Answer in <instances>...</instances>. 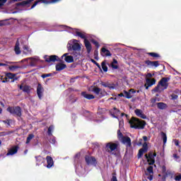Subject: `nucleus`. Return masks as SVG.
<instances>
[{
  "label": "nucleus",
  "mask_w": 181,
  "mask_h": 181,
  "mask_svg": "<svg viewBox=\"0 0 181 181\" xmlns=\"http://www.w3.org/2000/svg\"><path fill=\"white\" fill-rule=\"evenodd\" d=\"M8 112L11 114V115H16V117L22 116V109L19 106L16 107H8L7 108Z\"/></svg>",
  "instance_id": "nucleus-7"
},
{
  "label": "nucleus",
  "mask_w": 181,
  "mask_h": 181,
  "mask_svg": "<svg viewBox=\"0 0 181 181\" xmlns=\"http://www.w3.org/2000/svg\"><path fill=\"white\" fill-rule=\"evenodd\" d=\"M143 139H144V141L145 142H146V141H148V137L146 136H143Z\"/></svg>",
  "instance_id": "nucleus-59"
},
{
  "label": "nucleus",
  "mask_w": 181,
  "mask_h": 181,
  "mask_svg": "<svg viewBox=\"0 0 181 181\" xmlns=\"http://www.w3.org/2000/svg\"><path fill=\"white\" fill-rule=\"evenodd\" d=\"M173 158L175 159V160H177L180 157L177 156V154H173Z\"/></svg>",
  "instance_id": "nucleus-54"
},
{
  "label": "nucleus",
  "mask_w": 181,
  "mask_h": 181,
  "mask_svg": "<svg viewBox=\"0 0 181 181\" xmlns=\"http://www.w3.org/2000/svg\"><path fill=\"white\" fill-rule=\"evenodd\" d=\"M119 97H125V95L124 93L119 94Z\"/></svg>",
  "instance_id": "nucleus-63"
},
{
  "label": "nucleus",
  "mask_w": 181,
  "mask_h": 181,
  "mask_svg": "<svg viewBox=\"0 0 181 181\" xmlns=\"http://www.w3.org/2000/svg\"><path fill=\"white\" fill-rule=\"evenodd\" d=\"M135 90L134 89H130L129 92L124 91V97L126 98H132L133 94H134Z\"/></svg>",
  "instance_id": "nucleus-27"
},
{
  "label": "nucleus",
  "mask_w": 181,
  "mask_h": 181,
  "mask_svg": "<svg viewBox=\"0 0 181 181\" xmlns=\"http://www.w3.org/2000/svg\"><path fill=\"white\" fill-rule=\"evenodd\" d=\"M100 54L103 57H111L112 56V54L110 52V50L107 49L105 47H103L101 49Z\"/></svg>",
  "instance_id": "nucleus-21"
},
{
  "label": "nucleus",
  "mask_w": 181,
  "mask_h": 181,
  "mask_svg": "<svg viewBox=\"0 0 181 181\" xmlns=\"http://www.w3.org/2000/svg\"><path fill=\"white\" fill-rule=\"evenodd\" d=\"M67 67V65L62 63H59L56 65L57 71H62V70H64Z\"/></svg>",
  "instance_id": "nucleus-28"
},
{
  "label": "nucleus",
  "mask_w": 181,
  "mask_h": 181,
  "mask_svg": "<svg viewBox=\"0 0 181 181\" xmlns=\"http://www.w3.org/2000/svg\"><path fill=\"white\" fill-rule=\"evenodd\" d=\"M135 114L137 115V117H139L140 118H142L143 119H146V115L144 114V112L142 110L136 109L135 110Z\"/></svg>",
  "instance_id": "nucleus-25"
},
{
  "label": "nucleus",
  "mask_w": 181,
  "mask_h": 181,
  "mask_svg": "<svg viewBox=\"0 0 181 181\" xmlns=\"http://www.w3.org/2000/svg\"><path fill=\"white\" fill-rule=\"evenodd\" d=\"M101 86L103 87H105L107 88H109L110 90H114L115 89V85L114 83H110L108 82H101Z\"/></svg>",
  "instance_id": "nucleus-22"
},
{
  "label": "nucleus",
  "mask_w": 181,
  "mask_h": 181,
  "mask_svg": "<svg viewBox=\"0 0 181 181\" xmlns=\"http://www.w3.org/2000/svg\"><path fill=\"white\" fill-rule=\"evenodd\" d=\"M146 152H148V144L144 142L143 144V148L139 151L138 158H141L142 155H144V153H146Z\"/></svg>",
  "instance_id": "nucleus-15"
},
{
  "label": "nucleus",
  "mask_w": 181,
  "mask_h": 181,
  "mask_svg": "<svg viewBox=\"0 0 181 181\" xmlns=\"http://www.w3.org/2000/svg\"><path fill=\"white\" fill-rule=\"evenodd\" d=\"M81 154L78 153L76 154L74 157V165L76 166V173L78 176H84L85 173H86V168H83V165L80 163V156Z\"/></svg>",
  "instance_id": "nucleus-2"
},
{
  "label": "nucleus",
  "mask_w": 181,
  "mask_h": 181,
  "mask_svg": "<svg viewBox=\"0 0 181 181\" xmlns=\"http://www.w3.org/2000/svg\"><path fill=\"white\" fill-rule=\"evenodd\" d=\"M44 59H45V62H47V63H50V62H51L50 56L45 55L44 57Z\"/></svg>",
  "instance_id": "nucleus-43"
},
{
  "label": "nucleus",
  "mask_w": 181,
  "mask_h": 181,
  "mask_svg": "<svg viewBox=\"0 0 181 181\" xmlns=\"http://www.w3.org/2000/svg\"><path fill=\"white\" fill-rule=\"evenodd\" d=\"M33 138H35V135L34 134H29L28 136L27 137V140L25 144H29L30 142V141H32V139H33Z\"/></svg>",
  "instance_id": "nucleus-37"
},
{
  "label": "nucleus",
  "mask_w": 181,
  "mask_h": 181,
  "mask_svg": "<svg viewBox=\"0 0 181 181\" xmlns=\"http://www.w3.org/2000/svg\"><path fill=\"white\" fill-rule=\"evenodd\" d=\"M93 121H95L96 122H101V121H103V119H93Z\"/></svg>",
  "instance_id": "nucleus-58"
},
{
  "label": "nucleus",
  "mask_w": 181,
  "mask_h": 181,
  "mask_svg": "<svg viewBox=\"0 0 181 181\" xmlns=\"http://www.w3.org/2000/svg\"><path fill=\"white\" fill-rule=\"evenodd\" d=\"M8 66V64H4V63H0V66Z\"/></svg>",
  "instance_id": "nucleus-62"
},
{
  "label": "nucleus",
  "mask_w": 181,
  "mask_h": 181,
  "mask_svg": "<svg viewBox=\"0 0 181 181\" xmlns=\"http://www.w3.org/2000/svg\"><path fill=\"white\" fill-rule=\"evenodd\" d=\"M50 60H51V62H56V61H57V56H56V55L50 56Z\"/></svg>",
  "instance_id": "nucleus-42"
},
{
  "label": "nucleus",
  "mask_w": 181,
  "mask_h": 181,
  "mask_svg": "<svg viewBox=\"0 0 181 181\" xmlns=\"http://www.w3.org/2000/svg\"><path fill=\"white\" fill-rule=\"evenodd\" d=\"M92 43H93V45H95V46L97 47L98 48L100 47V44L98 43V42L95 40H93Z\"/></svg>",
  "instance_id": "nucleus-46"
},
{
  "label": "nucleus",
  "mask_w": 181,
  "mask_h": 181,
  "mask_svg": "<svg viewBox=\"0 0 181 181\" xmlns=\"http://www.w3.org/2000/svg\"><path fill=\"white\" fill-rule=\"evenodd\" d=\"M146 64L148 66V67H158L159 66V61H146Z\"/></svg>",
  "instance_id": "nucleus-20"
},
{
  "label": "nucleus",
  "mask_w": 181,
  "mask_h": 181,
  "mask_svg": "<svg viewBox=\"0 0 181 181\" xmlns=\"http://www.w3.org/2000/svg\"><path fill=\"white\" fill-rule=\"evenodd\" d=\"M77 40H72L68 42L70 49H73L75 52H80L81 50V45L78 44Z\"/></svg>",
  "instance_id": "nucleus-8"
},
{
  "label": "nucleus",
  "mask_w": 181,
  "mask_h": 181,
  "mask_svg": "<svg viewBox=\"0 0 181 181\" xmlns=\"http://www.w3.org/2000/svg\"><path fill=\"white\" fill-rule=\"evenodd\" d=\"M90 62H91L92 63H93V64H95V66H97V67H98V69H101V66L100 65V64L97 63V62H95V60L91 59H90Z\"/></svg>",
  "instance_id": "nucleus-41"
},
{
  "label": "nucleus",
  "mask_w": 181,
  "mask_h": 181,
  "mask_svg": "<svg viewBox=\"0 0 181 181\" xmlns=\"http://www.w3.org/2000/svg\"><path fill=\"white\" fill-rule=\"evenodd\" d=\"M90 91H92V93H94L96 95H100V97L105 95V93H103V91H101V88L97 86H91Z\"/></svg>",
  "instance_id": "nucleus-12"
},
{
  "label": "nucleus",
  "mask_w": 181,
  "mask_h": 181,
  "mask_svg": "<svg viewBox=\"0 0 181 181\" xmlns=\"http://www.w3.org/2000/svg\"><path fill=\"white\" fill-rule=\"evenodd\" d=\"M156 156V153H150L148 154L145 155V158L146 159H147V162L148 163V165H153V163H155V157Z\"/></svg>",
  "instance_id": "nucleus-10"
},
{
  "label": "nucleus",
  "mask_w": 181,
  "mask_h": 181,
  "mask_svg": "<svg viewBox=\"0 0 181 181\" xmlns=\"http://www.w3.org/2000/svg\"><path fill=\"white\" fill-rule=\"evenodd\" d=\"M117 136L119 141H121L122 144H123L124 145H126V146L127 147L131 146V138L128 136H124L122 135V133H121L120 129L117 131Z\"/></svg>",
  "instance_id": "nucleus-6"
},
{
  "label": "nucleus",
  "mask_w": 181,
  "mask_h": 181,
  "mask_svg": "<svg viewBox=\"0 0 181 181\" xmlns=\"http://www.w3.org/2000/svg\"><path fill=\"white\" fill-rule=\"evenodd\" d=\"M46 160H47V169H50L52 166L54 165V161H53V158L50 156H47L46 157Z\"/></svg>",
  "instance_id": "nucleus-19"
},
{
  "label": "nucleus",
  "mask_w": 181,
  "mask_h": 181,
  "mask_svg": "<svg viewBox=\"0 0 181 181\" xmlns=\"http://www.w3.org/2000/svg\"><path fill=\"white\" fill-rule=\"evenodd\" d=\"M13 80L12 81H16L18 80V77H16V74H12L11 72L6 74V79Z\"/></svg>",
  "instance_id": "nucleus-23"
},
{
  "label": "nucleus",
  "mask_w": 181,
  "mask_h": 181,
  "mask_svg": "<svg viewBox=\"0 0 181 181\" xmlns=\"http://www.w3.org/2000/svg\"><path fill=\"white\" fill-rule=\"evenodd\" d=\"M151 77H153V74L151 73H148L146 76V78H151Z\"/></svg>",
  "instance_id": "nucleus-50"
},
{
  "label": "nucleus",
  "mask_w": 181,
  "mask_h": 181,
  "mask_svg": "<svg viewBox=\"0 0 181 181\" xmlns=\"http://www.w3.org/2000/svg\"><path fill=\"white\" fill-rule=\"evenodd\" d=\"M54 131V126L51 125L49 126V127L48 128V131H47V134L49 135V136H52V132Z\"/></svg>",
  "instance_id": "nucleus-35"
},
{
  "label": "nucleus",
  "mask_w": 181,
  "mask_h": 181,
  "mask_svg": "<svg viewBox=\"0 0 181 181\" xmlns=\"http://www.w3.org/2000/svg\"><path fill=\"white\" fill-rule=\"evenodd\" d=\"M129 122L131 128H134V129H144L146 125L145 121L139 120V119L135 117H132Z\"/></svg>",
  "instance_id": "nucleus-3"
},
{
  "label": "nucleus",
  "mask_w": 181,
  "mask_h": 181,
  "mask_svg": "<svg viewBox=\"0 0 181 181\" xmlns=\"http://www.w3.org/2000/svg\"><path fill=\"white\" fill-rule=\"evenodd\" d=\"M170 80V78L168 77H164L161 78L159 82L158 86L153 90L155 93H159L160 92V87L163 88L161 90H166L168 87L169 86V81Z\"/></svg>",
  "instance_id": "nucleus-4"
},
{
  "label": "nucleus",
  "mask_w": 181,
  "mask_h": 181,
  "mask_svg": "<svg viewBox=\"0 0 181 181\" xmlns=\"http://www.w3.org/2000/svg\"><path fill=\"white\" fill-rule=\"evenodd\" d=\"M147 179L148 180H153V175H148V177H147Z\"/></svg>",
  "instance_id": "nucleus-53"
},
{
  "label": "nucleus",
  "mask_w": 181,
  "mask_h": 181,
  "mask_svg": "<svg viewBox=\"0 0 181 181\" xmlns=\"http://www.w3.org/2000/svg\"><path fill=\"white\" fill-rule=\"evenodd\" d=\"M105 149L110 155H117L118 151V142H109L106 144Z\"/></svg>",
  "instance_id": "nucleus-5"
},
{
  "label": "nucleus",
  "mask_w": 181,
  "mask_h": 181,
  "mask_svg": "<svg viewBox=\"0 0 181 181\" xmlns=\"http://www.w3.org/2000/svg\"><path fill=\"white\" fill-rule=\"evenodd\" d=\"M147 172H148L150 175H153V167L149 166V167L147 168Z\"/></svg>",
  "instance_id": "nucleus-40"
},
{
  "label": "nucleus",
  "mask_w": 181,
  "mask_h": 181,
  "mask_svg": "<svg viewBox=\"0 0 181 181\" xmlns=\"http://www.w3.org/2000/svg\"><path fill=\"white\" fill-rule=\"evenodd\" d=\"M64 58V60L66 63H73L74 62V58H73V56L69 55V53H65L62 56V59Z\"/></svg>",
  "instance_id": "nucleus-17"
},
{
  "label": "nucleus",
  "mask_w": 181,
  "mask_h": 181,
  "mask_svg": "<svg viewBox=\"0 0 181 181\" xmlns=\"http://www.w3.org/2000/svg\"><path fill=\"white\" fill-rule=\"evenodd\" d=\"M154 84H156V79L155 78H146V90H148L149 87H152Z\"/></svg>",
  "instance_id": "nucleus-13"
},
{
  "label": "nucleus",
  "mask_w": 181,
  "mask_h": 181,
  "mask_svg": "<svg viewBox=\"0 0 181 181\" xmlns=\"http://www.w3.org/2000/svg\"><path fill=\"white\" fill-rule=\"evenodd\" d=\"M111 181H118V180H117V177L115 175H113L111 179Z\"/></svg>",
  "instance_id": "nucleus-55"
},
{
  "label": "nucleus",
  "mask_w": 181,
  "mask_h": 181,
  "mask_svg": "<svg viewBox=\"0 0 181 181\" xmlns=\"http://www.w3.org/2000/svg\"><path fill=\"white\" fill-rule=\"evenodd\" d=\"M8 81V79L6 78V80L2 81V83H6Z\"/></svg>",
  "instance_id": "nucleus-64"
},
{
  "label": "nucleus",
  "mask_w": 181,
  "mask_h": 181,
  "mask_svg": "<svg viewBox=\"0 0 181 181\" xmlns=\"http://www.w3.org/2000/svg\"><path fill=\"white\" fill-rule=\"evenodd\" d=\"M9 70H11V71H16V70H18V69H21L20 66H10L8 67Z\"/></svg>",
  "instance_id": "nucleus-36"
},
{
  "label": "nucleus",
  "mask_w": 181,
  "mask_h": 181,
  "mask_svg": "<svg viewBox=\"0 0 181 181\" xmlns=\"http://www.w3.org/2000/svg\"><path fill=\"white\" fill-rule=\"evenodd\" d=\"M161 136L163 141V144L165 145L166 142H168V136H166V134H165L163 132H161Z\"/></svg>",
  "instance_id": "nucleus-34"
},
{
  "label": "nucleus",
  "mask_w": 181,
  "mask_h": 181,
  "mask_svg": "<svg viewBox=\"0 0 181 181\" xmlns=\"http://www.w3.org/2000/svg\"><path fill=\"white\" fill-rule=\"evenodd\" d=\"M118 61H117V59H114L113 62L111 64V66L112 69H114L115 70H116L117 69H118Z\"/></svg>",
  "instance_id": "nucleus-33"
},
{
  "label": "nucleus",
  "mask_w": 181,
  "mask_h": 181,
  "mask_svg": "<svg viewBox=\"0 0 181 181\" xmlns=\"http://www.w3.org/2000/svg\"><path fill=\"white\" fill-rule=\"evenodd\" d=\"M36 159V165H37L39 166V165H42V163H43V162H45V158L38 156L35 157Z\"/></svg>",
  "instance_id": "nucleus-30"
},
{
  "label": "nucleus",
  "mask_w": 181,
  "mask_h": 181,
  "mask_svg": "<svg viewBox=\"0 0 181 181\" xmlns=\"http://www.w3.org/2000/svg\"><path fill=\"white\" fill-rule=\"evenodd\" d=\"M6 3V0H0V8H2L4 5Z\"/></svg>",
  "instance_id": "nucleus-45"
},
{
  "label": "nucleus",
  "mask_w": 181,
  "mask_h": 181,
  "mask_svg": "<svg viewBox=\"0 0 181 181\" xmlns=\"http://www.w3.org/2000/svg\"><path fill=\"white\" fill-rule=\"evenodd\" d=\"M15 153H18V147H13L11 148L7 153L6 156H13V155H15Z\"/></svg>",
  "instance_id": "nucleus-29"
},
{
  "label": "nucleus",
  "mask_w": 181,
  "mask_h": 181,
  "mask_svg": "<svg viewBox=\"0 0 181 181\" xmlns=\"http://www.w3.org/2000/svg\"><path fill=\"white\" fill-rule=\"evenodd\" d=\"M52 76V74H45L41 76L42 78H46V77H50Z\"/></svg>",
  "instance_id": "nucleus-44"
},
{
  "label": "nucleus",
  "mask_w": 181,
  "mask_h": 181,
  "mask_svg": "<svg viewBox=\"0 0 181 181\" xmlns=\"http://www.w3.org/2000/svg\"><path fill=\"white\" fill-rule=\"evenodd\" d=\"M28 60H30V66L31 67H35V66H36V63H37V58H27L23 60H22L21 62H28Z\"/></svg>",
  "instance_id": "nucleus-18"
},
{
  "label": "nucleus",
  "mask_w": 181,
  "mask_h": 181,
  "mask_svg": "<svg viewBox=\"0 0 181 181\" xmlns=\"http://www.w3.org/2000/svg\"><path fill=\"white\" fill-rule=\"evenodd\" d=\"M175 145L176 146H179V141L178 140H175Z\"/></svg>",
  "instance_id": "nucleus-57"
},
{
  "label": "nucleus",
  "mask_w": 181,
  "mask_h": 181,
  "mask_svg": "<svg viewBox=\"0 0 181 181\" xmlns=\"http://www.w3.org/2000/svg\"><path fill=\"white\" fill-rule=\"evenodd\" d=\"M177 95H176V94H172L171 95V98H172V100H177Z\"/></svg>",
  "instance_id": "nucleus-49"
},
{
  "label": "nucleus",
  "mask_w": 181,
  "mask_h": 181,
  "mask_svg": "<svg viewBox=\"0 0 181 181\" xmlns=\"http://www.w3.org/2000/svg\"><path fill=\"white\" fill-rule=\"evenodd\" d=\"M148 56H151V57H159V54L155 52H148Z\"/></svg>",
  "instance_id": "nucleus-39"
},
{
  "label": "nucleus",
  "mask_w": 181,
  "mask_h": 181,
  "mask_svg": "<svg viewBox=\"0 0 181 181\" xmlns=\"http://www.w3.org/2000/svg\"><path fill=\"white\" fill-rule=\"evenodd\" d=\"M175 181H181V175L175 176Z\"/></svg>",
  "instance_id": "nucleus-51"
},
{
  "label": "nucleus",
  "mask_w": 181,
  "mask_h": 181,
  "mask_svg": "<svg viewBox=\"0 0 181 181\" xmlns=\"http://www.w3.org/2000/svg\"><path fill=\"white\" fill-rule=\"evenodd\" d=\"M20 90H23V93H30V86H20Z\"/></svg>",
  "instance_id": "nucleus-31"
},
{
  "label": "nucleus",
  "mask_w": 181,
  "mask_h": 181,
  "mask_svg": "<svg viewBox=\"0 0 181 181\" xmlns=\"http://www.w3.org/2000/svg\"><path fill=\"white\" fill-rule=\"evenodd\" d=\"M101 111H103V109H100L98 110V115H101V114H103V112H101Z\"/></svg>",
  "instance_id": "nucleus-61"
},
{
  "label": "nucleus",
  "mask_w": 181,
  "mask_h": 181,
  "mask_svg": "<svg viewBox=\"0 0 181 181\" xmlns=\"http://www.w3.org/2000/svg\"><path fill=\"white\" fill-rule=\"evenodd\" d=\"M138 146H141L142 145V139H140V141L137 143Z\"/></svg>",
  "instance_id": "nucleus-60"
},
{
  "label": "nucleus",
  "mask_w": 181,
  "mask_h": 181,
  "mask_svg": "<svg viewBox=\"0 0 181 181\" xmlns=\"http://www.w3.org/2000/svg\"><path fill=\"white\" fill-rule=\"evenodd\" d=\"M61 28H62V31L66 30V32H69V33H73V35H76V36H78L81 39H84V45L85 47L86 48L87 53H90L93 47H91V43H90V41L86 40L87 36L86 35V33L81 32L80 30H77L76 28H71L67 25H61Z\"/></svg>",
  "instance_id": "nucleus-1"
},
{
  "label": "nucleus",
  "mask_w": 181,
  "mask_h": 181,
  "mask_svg": "<svg viewBox=\"0 0 181 181\" xmlns=\"http://www.w3.org/2000/svg\"><path fill=\"white\" fill-rule=\"evenodd\" d=\"M111 115H112V118H117V119H118V121H119V127L121 129V128H122V127H124V120H122V117H124V115H125V114L121 113V117H119L118 116H116L114 114H112Z\"/></svg>",
  "instance_id": "nucleus-16"
},
{
  "label": "nucleus",
  "mask_w": 181,
  "mask_h": 181,
  "mask_svg": "<svg viewBox=\"0 0 181 181\" xmlns=\"http://www.w3.org/2000/svg\"><path fill=\"white\" fill-rule=\"evenodd\" d=\"M50 144H52L53 145H54V144H56V138H52L49 140Z\"/></svg>",
  "instance_id": "nucleus-48"
},
{
  "label": "nucleus",
  "mask_w": 181,
  "mask_h": 181,
  "mask_svg": "<svg viewBox=\"0 0 181 181\" xmlns=\"http://www.w3.org/2000/svg\"><path fill=\"white\" fill-rule=\"evenodd\" d=\"M151 103L152 104H155V103L156 102V101H159V99H158V98H153V99H151Z\"/></svg>",
  "instance_id": "nucleus-52"
},
{
  "label": "nucleus",
  "mask_w": 181,
  "mask_h": 181,
  "mask_svg": "<svg viewBox=\"0 0 181 181\" xmlns=\"http://www.w3.org/2000/svg\"><path fill=\"white\" fill-rule=\"evenodd\" d=\"M33 1H34V0H27V1H24V3H25V4H30V2H33Z\"/></svg>",
  "instance_id": "nucleus-56"
},
{
  "label": "nucleus",
  "mask_w": 181,
  "mask_h": 181,
  "mask_svg": "<svg viewBox=\"0 0 181 181\" xmlns=\"http://www.w3.org/2000/svg\"><path fill=\"white\" fill-rule=\"evenodd\" d=\"M85 162L88 166H97V159L94 156H86Z\"/></svg>",
  "instance_id": "nucleus-9"
},
{
  "label": "nucleus",
  "mask_w": 181,
  "mask_h": 181,
  "mask_svg": "<svg viewBox=\"0 0 181 181\" xmlns=\"http://www.w3.org/2000/svg\"><path fill=\"white\" fill-rule=\"evenodd\" d=\"M43 93H45V88H43L42 84L38 83L37 86V95L40 100H42V97H43Z\"/></svg>",
  "instance_id": "nucleus-14"
},
{
  "label": "nucleus",
  "mask_w": 181,
  "mask_h": 181,
  "mask_svg": "<svg viewBox=\"0 0 181 181\" xmlns=\"http://www.w3.org/2000/svg\"><path fill=\"white\" fill-rule=\"evenodd\" d=\"M157 107H158V110H166V108H168V105H166V103H158Z\"/></svg>",
  "instance_id": "nucleus-32"
},
{
  "label": "nucleus",
  "mask_w": 181,
  "mask_h": 181,
  "mask_svg": "<svg viewBox=\"0 0 181 181\" xmlns=\"http://www.w3.org/2000/svg\"><path fill=\"white\" fill-rule=\"evenodd\" d=\"M95 60H98V51L95 50L94 53Z\"/></svg>",
  "instance_id": "nucleus-47"
},
{
  "label": "nucleus",
  "mask_w": 181,
  "mask_h": 181,
  "mask_svg": "<svg viewBox=\"0 0 181 181\" xmlns=\"http://www.w3.org/2000/svg\"><path fill=\"white\" fill-rule=\"evenodd\" d=\"M101 66L103 71H105V73H107V71H108V67L107 66V64H105V62H103Z\"/></svg>",
  "instance_id": "nucleus-38"
},
{
  "label": "nucleus",
  "mask_w": 181,
  "mask_h": 181,
  "mask_svg": "<svg viewBox=\"0 0 181 181\" xmlns=\"http://www.w3.org/2000/svg\"><path fill=\"white\" fill-rule=\"evenodd\" d=\"M23 54H31L32 49L28 45H25L23 46Z\"/></svg>",
  "instance_id": "nucleus-24"
},
{
  "label": "nucleus",
  "mask_w": 181,
  "mask_h": 181,
  "mask_svg": "<svg viewBox=\"0 0 181 181\" xmlns=\"http://www.w3.org/2000/svg\"><path fill=\"white\" fill-rule=\"evenodd\" d=\"M81 95L84 98H86V100H94V98H95V97L93 95L88 94L86 92H82Z\"/></svg>",
  "instance_id": "nucleus-26"
},
{
  "label": "nucleus",
  "mask_w": 181,
  "mask_h": 181,
  "mask_svg": "<svg viewBox=\"0 0 181 181\" xmlns=\"http://www.w3.org/2000/svg\"><path fill=\"white\" fill-rule=\"evenodd\" d=\"M23 40L22 39V37H20L17 40L16 46L14 47V52L16 54H21V47H19V46H21V44L22 45V43H23Z\"/></svg>",
  "instance_id": "nucleus-11"
}]
</instances>
